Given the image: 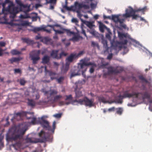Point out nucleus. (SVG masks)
Wrapping results in <instances>:
<instances>
[{"mask_svg": "<svg viewBox=\"0 0 152 152\" xmlns=\"http://www.w3.org/2000/svg\"><path fill=\"white\" fill-rule=\"evenodd\" d=\"M78 7L79 8H83V4H82L78 3Z\"/></svg>", "mask_w": 152, "mask_h": 152, "instance_id": "e2e57ef3", "label": "nucleus"}, {"mask_svg": "<svg viewBox=\"0 0 152 152\" xmlns=\"http://www.w3.org/2000/svg\"><path fill=\"white\" fill-rule=\"evenodd\" d=\"M59 51L58 50H53L50 53V56L53 58H55L57 59H59V56L58 54Z\"/></svg>", "mask_w": 152, "mask_h": 152, "instance_id": "f3484780", "label": "nucleus"}, {"mask_svg": "<svg viewBox=\"0 0 152 152\" xmlns=\"http://www.w3.org/2000/svg\"><path fill=\"white\" fill-rule=\"evenodd\" d=\"M40 123L44 128H45L48 131L54 133L56 128V122L55 121H54L53 122L52 128L51 126H49L48 122L44 119H42V121L40 122Z\"/></svg>", "mask_w": 152, "mask_h": 152, "instance_id": "423d86ee", "label": "nucleus"}, {"mask_svg": "<svg viewBox=\"0 0 152 152\" xmlns=\"http://www.w3.org/2000/svg\"><path fill=\"white\" fill-rule=\"evenodd\" d=\"M40 51H33L32 52V54L30 55V57L31 60L33 61V63L36 64L37 63L39 59V56L40 53Z\"/></svg>", "mask_w": 152, "mask_h": 152, "instance_id": "6e6552de", "label": "nucleus"}, {"mask_svg": "<svg viewBox=\"0 0 152 152\" xmlns=\"http://www.w3.org/2000/svg\"><path fill=\"white\" fill-rule=\"evenodd\" d=\"M28 102L27 104L28 106L33 107H34L36 105V103L35 101L32 99H28Z\"/></svg>", "mask_w": 152, "mask_h": 152, "instance_id": "412c9836", "label": "nucleus"}, {"mask_svg": "<svg viewBox=\"0 0 152 152\" xmlns=\"http://www.w3.org/2000/svg\"><path fill=\"white\" fill-rule=\"evenodd\" d=\"M37 14H36V16L32 17V19L33 21H36L37 20L38 17L37 16Z\"/></svg>", "mask_w": 152, "mask_h": 152, "instance_id": "4d7b16f0", "label": "nucleus"}, {"mask_svg": "<svg viewBox=\"0 0 152 152\" xmlns=\"http://www.w3.org/2000/svg\"><path fill=\"white\" fill-rule=\"evenodd\" d=\"M42 92L44 93V94L46 95L49 93L50 96L56 95L58 93L57 90L50 89L49 91L43 90Z\"/></svg>", "mask_w": 152, "mask_h": 152, "instance_id": "4468645a", "label": "nucleus"}, {"mask_svg": "<svg viewBox=\"0 0 152 152\" xmlns=\"http://www.w3.org/2000/svg\"><path fill=\"white\" fill-rule=\"evenodd\" d=\"M83 8L86 9H88L89 8V6L87 5L83 4Z\"/></svg>", "mask_w": 152, "mask_h": 152, "instance_id": "680f3d73", "label": "nucleus"}, {"mask_svg": "<svg viewBox=\"0 0 152 152\" xmlns=\"http://www.w3.org/2000/svg\"><path fill=\"white\" fill-rule=\"evenodd\" d=\"M66 55H67L66 53H65L64 52H62L60 53V54L59 55V56L58 58H59V59H60V58H61V57L62 56H66Z\"/></svg>", "mask_w": 152, "mask_h": 152, "instance_id": "37998d69", "label": "nucleus"}, {"mask_svg": "<svg viewBox=\"0 0 152 152\" xmlns=\"http://www.w3.org/2000/svg\"><path fill=\"white\" fill-rule=\"evenodd\" d=\"M147 9L146 6H145L142 8H139L136 9H134L131 7H129L128 9L126 10V13L125 14H123V16L124 17L126 18L130 17L134 14H135L136 12L139 11L142 12L143 14H144V12Z\"/></svg>", "mask_w": 152, "mask_h": 152, "instance_id": "7ed1b4c3", "label": "nucleus"}, {"mask_svg": "<svg viewBox=\"0 0 152 152\" xmlns=\"http://www.w3.org/2000/svg\"><path fill=\"white\" fill-rule=\"evenodd\" d=\"M30 6H28L27 4H23L20 7H15L12 8V13H13V15H10V17L13 18H14L16 14L19 12L22 11L23 8H27L29 9L30 8Z\"/></svg>", "mask_w": 152, "mask_h": 152, "instance_id": "0eeeda50", "label": "nucleus"}, {"mask_svg": "<svg viewBox=\"0 0 152 152\" xmlns=\"http://www.w3.org/2000/svg\"><path fill=\"white\" fill-rule=\"evenodd\" d=\"M69 67L65 66L64 67H63L61 69V72L62 73H66L68 70Z\"/></svg>", "mask_w": 152, "mask_h": 152, "instance_id": "473e14b6", "label": "nucleus"}, {"mask_svg": "<svg viewBox=\"0 0 152 152\" xmlns=\"http://www.w3.org/2000/svg\"><path fill=\"white\" fill-rule=\"evenodd\" d=\"M20 84L21 86H24L26 83V81L24 78L20 79L19 81Z\"/></svg>", "mask_w": 152, "mask_h": 152, "instance_id": "2f4dec72", "label": "nucleus"}, {"mask_svg": "<svg viewBox=\"0 0 152 152\" xmlns=\"http://www.w3.org/2000/svg\"><path fill=\"white\" fill-rule=\"evenodd\" d=\"M108 73L109 74H112L113 73L117 74L120 72L117 69L112 67H109L108 68Z\"/></svg>", "mask_w": 152, "mask_h": 152, "instance_id": "dca6fc26", "label": "nucleus"}, {"mask_svg": "<svg viewBox=\"0 0 152 152\" xmlns=\"http://www.w3.org/2000/svg\"><path fill=\"white\" fill-rule=\"evenodd\" d=\"M76 97V98H79L83 96L82 92L80 90L77 91V90L75 89Z\"/></svg>", "mask_w": 152, "mask_h": 152, "instance_id": "b1692460", "label": "nucleus"}, {"mask_svg": "<svg viewBox=\"0 0 152 152\" xmlns=\"http://www.w3.org/2000/svg\"><path fill=\"white\" fill-rule=\"evenodd\" d=\"M66 100H71L72 99V95H66Z\"/></svg>", "mask_w": 152, "mask_h": 152, "instance_id": "79ce46f5", "label": "nucleus"}, {"mask_svg": "<svg viewBox=\"0 0 152 152\" xmlns=\"http://www.w3.org/2000/svg\"><path fill=\"white\" fill-rule=\"evenodd\" d=\"M50 60V57L48 56H45L42 58V63L43 64H47L49 62Z\"/></svg>", "mask_w": 152, "mask_h": 152, "instance_id": "a211bd4d", "label": "nucleus"}, {"mask_svg": "<svg viewBox=\"0 0 152 152\" xmlns=\"http://www.w3.org/2000/svg\"><path fill=\"white\" fill-rule=\"evenodd\" d=\"M128 42V41L127 40L125 39L122 41L121 42V43L122 45H126Z\"/></svg>", "mask_w": 152, "mask_h": 152, "instance_id": "6e6d98bb", "label": "nucleus"}, {"mask_svg": "<svg viewBox=\"0 0 152 152\" xmlns=\"http://www.w3.org/2000/svg\"><path fill=\"white\" fill-rule=\"evenodd\" d=\"M11 53L13 55H18L21 53V52H20L15 49L12 50L11 51Z\"/></svg>", "mask_w": 152, "mask_h": 152, "instance_id": "bb28decb", "label": "nucleus"}, {"mask_svg": "<svg viewBox=\"0 0 152 152\" xmlns=\"http://www.w3.org/2000/svg\"><path fill=\"white\" fill-rule=\"evenodd\" d=\"M23 42L28 44H32L34 43L33 40L30 39L28 38H24L22 39Z\"/></svg>", "mask_w": 152, "mask_h": 152, "instance_id": "5701e85b", "label": "nucleus"}, {"mask_svg": "<svg viewBox=\"0 0 152 152\" xmlns=\"http://www.w3.org/2000/svg\"><path fill=\"white\" fill-rule=\"evenodd\" d=\"M26 130L24 128H20L17 131L7 133L6 135V140L8 142H18V144L20 145Z\"/></svg>", "mask_w": 152, "mask_h": 152, "instance_id": "f257e3e1", "label": "nucleus"}, {"mask_svg": "<svg viewBox=\"0 0 152 152\" xmlns=\"http://www.w3.org/2000/svg\"><path fill=\"white\" fill-rule=\"evenodd\" d=\"M76 54H71L66 59V61L69 62H72L75 58H76Z\"/></svg>", "mask_w": 152, "mask_h": 152, "instance_id": "6ab92c4d", "label": "nucleus"}, {"mask_svg": "<svg viewBox=\"0 0 152 152\" xmlns=\"http://www.w3.org/2000/svg\"><path fill=\"white\" fill-rule=\"evenodd\" d=\"M91 45L93 47L95 48L96 47L98 49H99V45L98 43H97V42H95L94 41H92L91 42Z\"/></svg>", "mask_w": 152, "mask_h": 152, "instance_id": "cd10ccee", "label": "nucleus"}, {"mask_svg": "<svg viewBox=\"0 0 152 152\" xmlns=\"http://www.w3.org/2000/svg\"><path fill=\"white\" fill-rule=\"evenodd\" d=\"M42 6V5L39 4H36L35 5V7L36 9L38 8L39 7H41Z\"/></svg>", "mask_w": 152, "mask_h": 152, "instance_id": "052dcab7", "label": "nucleus"}, {"mask_svg": "<svg viewBox=\"0 0 152 152\" xmlns=\"http://www.w3.org/2000/svg\"><path fill=\"white\" fill-rule=\"evenodd\" d=\"M43 27H38L35 28L33 30V31L34 32H37L38 31L42 30Z\"/></svg>", "mask_w": 152, "mask_h": 152, "instance_id": "c756f323", "label": "nucleus"}, {"mask_svg": "<svg viewBox=\"0 0 152 152\" xmlns=\"http://www.w3.org/2000/svg\"><path fill=\"white\" fill-rule=\"evenodd\" d=\"M141 93H142L141 95H142V99L144 100L145 99H146L149 100L150 104L149 108V110H151V111H152V100L150 99L151 94L147 91L144 92L143 94L141 92Z\"/></svg>", "mask_w": 152, "mask_h": 152, "instance_id": "f8f14e48", "label": "nucleus"}, {"mask_svg": "<svg viewBox=\"0 0 152 152\" xmlns=\"http://www.w3.org/2000/svg\"><path fill=\"white\" fill-rule=\"evenodd\" d=\"M62 115L61 113H58L54 115L53 116L56 118H60Z\"/></svg>", "mask_w": 152, "mask_h": 152, "instance_id": "a18cd8bd", "label": "nucleus"}, {"mask_svg": "<svg viewBox=\"0 0 152 152\" xmlns=\"http://www.w3.org/2000/svg\"><path fill=\"white\" fill-rule=\"evenodd\" d=\"M139 79L141 80L142 82H145V83H147L148 82L147 80L145 79L143 76L140 75L139 76Z\"/></svg>", "mask_w": 152, "mask_h": 152, "instance_id": "7c9ffc66", "label": "nucleus"}, {"mask_svg": "<svg viewBox=\"0 0 152 152\" xmlns=\"http://www.w3.org/2000/svg\"><path fill=\"white\" fill-rule=\"evenodd\" d=\"M93 64L91 62H88L87 61L85 60H81V62L80 64V69L81 70L83 74L87 70V66L89 65H92Z\"/></svg>", "mask_w": 152, "mask_h": 152, "instance_id": "1a4fd4ad", "label": "nucleus"}, {"mask_svg": "<svg viewBox=\"0 0 152 152\" xmlns=\"http://www.w3.org/2000/svg\"><path fill=\"white\" fill-rule=\"evenodd\" d=\"M66 32H67V34L68 35H69L70 36L71 35H72V34H75L74 32H73V31H71L69 30H67Z\"/></svg>", "mask_w": 152, "mask_h": 152, "instance_id": "09e8293b", "label": "nucleus"}, {"mask_svg": "<svg viewBox=\"0 0 152 152\" xmlns=\"http://www.w3.org/2000/svg\"><path fill=\"white\" fill-rule=\"evenodd\" d=\"M22 58L20 57H12V58L9 59V61H10L11 64H12L14 62H18L22 59Z\"/></svg>", "mask_w": 152, "mask_h": 152, "instance_id": "aec40b11", "label": "nucleus"}, {"mask_svg": "<svg viewBox=\"0 0 152 152\" xmlns=\"http://www.w3.org/2000/svg\"><path fill=\"white\" fill-rule=\"evenodd\" d=\"M4 143L2 141V139L0 138V149L4 147Z\"/></svg>", "mask_w": 152, "mask_h": 152, "instance_id": "864d4df0", "label": "nucleus"}, {"mask_svg": "<svg viewBox=\"0 0 152 152\" xmlns=\"http://www.w3.org/2000/svg\"><path fill=\"white\" fill-rule=\"evenodd\" d=\"M15 1L17 4L19 6V7H20L23 4L21 1L20 0H15Z\"/></svg>", "mask_w": 152, "mask_h": 152, "instance_id": "49530a36", "label": "nucleus"}, {"mask_svg": "<svg viewBox=\"0 0 152 152\" xmlns=\"http://www.w3.org/2000/svg\"><path fill=\"white\" fill-rule=\"evenodd\" d=\"M113 56V55L112 53L109 54L107 57V59H110L112 58Z\"/></svg>", "mask_w": 152, "mask_h": 152, "instance_id": "0e129e2a", "label": "nucleus"}, {"mask_svg": "<svg viewBox=\"0 0 152 152\" xmlns=\"http://www.w3.org/2000/svg\"><path fill=\"white\" fill-rule=\"evenodd\" d=\"M14 72L15 74L22 73L21 70L19 69H14Z\"/></svg>", "mask_w": 152, "mask_h": 152, "instance_id": "ea45409f", "label": "nucleus"}, {"mask_svg": "<svg viewBox=\"0 0 152 152\" xmlns=\"http://www.w3.org/2000/svg\"><path fill=\"white\" fill-rule=\"evenodd\" d=\"M32 120L31 121V122L33 124H35L36 123H37V122H36V120L37 118L35 117H33L31 118Z\"/></svg>", "mask_w": 152, "mask_h": 152, "instance_id": "de8ad7c7", "label": "nucleus"}, {"mask_svg": "<svg viewBox=\"0 0 152 152\" xmlns=\"http://www.w3.org/2000/svg\"><path fill=\"white\" fill-rule=\"evenodd\" d=\"M141 94V93L138 92H133L132 93H129V91L126 90L124 92L122 95H120L119 97L122 98L133 97L140 99L141 97L140 96V94Z\"/></svg>", "mask_w": 152, "mask_h": 152, "instance_id": "39448f33", "label": "nucleus"}, {"mask_svg": "<svg viewBox=\"0 0 152 152\" xmlns=\"http://www.w3.org/2000/svg\"><path fill=\"white\" fill-rule=\"evenodd\" d=\"M72 22L75 23H77L78 22V21L76 18H73L72 19Z\"/></svg>", "mask_w": 152, "mask_h": 152, "instance_id": "5fc2aeb1", "label": "nucleus"}, {"mask_svg": "<svg viewBox=\"0 0 152 152\" xmlns=\"http://www.w3.org/2000/svg\"><path fill=\"white\" fill-rule=\"evenodd\" d=\"M98 99L100 102H102L104 103H110L108 100H106L105 98L103 96L98 97Z\"/></svg>", "mask_w": 152, "mask_h": 152, "instance_id": "4be33fe9", "label": "nucleus"}, {"mask_svg": "<svg viewBox=\"0 0 152 152\" xmlns=\"http://www.w3.org/2000/svg\"><path fill=\"white\" fill-rule=\"evenodd\" d=\"M102 43L104 45V47L107 50L108 48L107 46V41L106 40H104L102 42Z\"/></svg>", "mask_w": 152, "mask_h": 152, "instance_id": "a19ab883", "label": "nucleus"}, {"mask_svg": "<svg viewBox=\"0 0 152 152\" xmlns=\"http://www.w3.org/2000/svg\"><path fill=\"white\" fill-rule=\"evenodd\" d=\"M105 26L103 24L100 25L99 29L101 32H103L104 31V28Z\"/></svg>", "mask_w": 152, "mask_h": 152, "instance_id": "4c0bfd02", "label": "nucleus"}, {"mask_svg": "<svg viewBox=\"0 0 152 152\" xmlns=\"http://www.w3.org/2000/svg\"><path fill=\"white\" fill-rule=\"evenodd\" d=\"M64 78L63 77H61L57 79V80L58 83H61L64 80Z\"/></svg>", "mask_w": 152, "mask_h": 152, "instance_id": "e433bc0d", "label": "nucleus"}, {"mask_svg": "<svg viewBox=\"0 0 152 152\" xmlns=\"http://www.w3.org/2000/svg\"><path fill=\"white\" fill-rule=\"evenodd\" d=\"M131 17H132V19H137V18L140 17V16L134 14Z\"/></svg>", "mask_w": 152, "mask_h": 152, "instance_id": "c03bdc74", "label": "nucleus"}, {"mask_svg": "<svg viewBox=\"0 0 152 152\" xmlns=\"http://www.w3.org/2000/svg\"><path fill=\"white\" fill-rule=\"evenodd\" d=\"M82 33L84 34V35L86 37H87L85 31L83 29H82Z\"/></svg>", "mask_w": 152, "mask_h": 152, "instance_id": "774afa93", "label": "nucleus"}, {"mask_svg": "<svg viewBox=\"0 0 152 152\" xmlns=\"http://www.w3.org/2000/svg\"><path fill=\"white\" fill-rule=\"evenodd\" d=\"M115 108L114 107H113L110 108L108 109V110L109 112L114 111L115 110Z\"/></svg>", "mask_w": 152, "mask_h": 152, "instance_id": "13d9d810", "label": "nucleus"}, {"mask_svg": "<svg viewBox=\"0 0 152 152\" xmlns=\"http://www.w3.org/2000/svg\"><path fill=\"white\" fill-rule=\"evenodd\" d=\"M84 53V52L83 51H80L79 52V53H78L77 55H76V57H78L80 56H81L82 55H83V53Z\"/></svg>", "mask_w": 152, "mask_h": 152, "instance_id": "3c124183", "label": "nucleus"}, {"mask_svg": "<svg viewBox=\"0 0 152 152\" xmlns=\"http://www.w3.org/2000/svg\"><path fill=\"white\" fill-rule=\"evenodd\" d=\"M62 97V96L61 95H56L54 97V101H56L59 100Z\"/></svg>", "mask_w": 152, "mask_h": 152, "instance_id": "c9c22d12", "label": "nucleus"}, {"mask_svg": "<svg viewBox=\"0 0 152 152\" xmlns=\"http://www.w3.org/2000/svg\"><path fill=\"white\" fill-rule=\"evenodd\" d=\"M49 26L53 28V30L55 32L56 34H62L64 32L60 30H56L53 27V26L49 25Z\"/></svg>", "mask_w": 152, "mask_h": 152, "instance_id": "a878e982", "label": "nucleus"}, {"mask_svg": "<svg viewBox=\"0 0 152 152\" xmlns=\"http://www.w3.org/2000/svg\"><path fill=\"white\" fill-rule=\"evenodd\" d=\"M116 109L117 110L116 111L117 113L119 115H121L123 111V109L119 107L117 108Z\"/></svg>", "mask_w": 152, "mask_h": 152, "instance_id": "72a5a7b5", "label": "nucleus"}, {"mask_svg": "<svg viewBox=\"0 0 152 152\" xmlns=\"http://www.w3.org/2000/svg\"><path fill=\"white\" fill-rule=\"evenodd\" d=\"M108 64V63H106L104 64H102L100 66V67L102 68H106Z\"/></svg>", "mask_w": 152, "mask_h": 152, "instance_id": "8fccbe9b", "label": "nucleus"}, {"mask_svg": "<svg viewBox=\"0 0 152 152\" xmlns=\"http://www.w3.org/2000/svg\"><path fill=\"white\" fill-rule=\"evenodd\" d=\"M80 37L78 35H74L72 39H70V40H72L74 41H77L79 39Z\"/></svg>", "mask_w": 152, "mask_h": 152, "instance_id": "c85d7f7f", "label": "nucleus"}, {"mask_svg": "<svg viewBox=\"0 0 152 152\" xmlns=\"http://www.w3.org/2000/svg\"><path fill=\"white\" fill-rule=\"evenodd\" d=\"M4 2L6 4L10 3L8 7L6 9V10L10 13V15H13V13H12L11 12H12V8L15 7L14 4L12 1H10V0H5Z\"/></svg>", "mask_w": 152, "mask_h": 152, "instance_id": "ddd939ff", "label": "nucleus"}, {"mask_svg": "<svg viewBox=\"0 0 152 152\" xmlns=\"http://www.w3.org/2000/svg\"><path fill=\"white\" fill-rule=\"evenodd\" d=\"M29 23L27 21H24L20 24H17L16 25L18 26H25L29 25Z\"/></svg>", "mask_w": 152, "mask_h": 152, "instance_id": "393cba45", "label": "nucleus"}, {"mask_svg": "<svg viewBox=\"0 0 152 152\" xmlns=\"http://www.w3.org/2000/svg\"><path fill=\"white\" fill-rule=\"evenodd\" d=\"M46 133L43 131L42 130L39 133V135L41 138H34L26 137L25 140L28 143H37L38 142H45L48 139L46 136Z\"/></svg>", "mask_w": 152, "mask_h": 152, "instance_id": "f03ea898", "label": "nucleus"}, {"mask_svg": "<svg viewBox=\"0 0 152 152\" xmlns=\"http://www.w3.org/2000/svg\"><path fill=\"white\" fill-rule=\"evenodd\" d=\"M56 0H50L49 1H47V4L48 3H56Z\"/></svg>", "mask_w": 152, "mask_h": 152, "instance_id": "603ef678", "label": "nucleus"}, {"mask_svg": "<svg viewBox=\"0 0 152 152\" xmlns=\"http://www.w3.org/2000/svg\"><path fill=\"white\" fill-rule=\"evenodd\" d=\"M70 62H68V61H67L66 62L65 66H67V67H69V65H70Z\"/></svg>", "mask_w": 152, "mask_h": 152, "instance_id": "338daca9", "label": "nucleus"}, {"mask_svg": "<svg viewBox=\"0 0 152 152\" xmlns=\"http://www.w3.org/2000/svg\"><path fill=\"white\" fill-rule=\"evenodd\" d=\"M5 45V43L2 42H0V46H4Z\"/></svg>", "mask_w": 152, "mask_h": 152, "instance_id": "69168bd1", "label": "nucleus"}, {"mask_svg": "<svg viewBox=\"0 0 152 152\" xmlns=\"http://www.w3.org/2000/svg\"><path fill=\"white\" fill-rule=\"evenodd\" d=\"M45 71L46 73H48L50 77V78L52 80L56 79V78L55 77V76L56 74L55 72L48 70L47 69L46 66H45Z\"/></svg>", "mask_w": 152, "mask_h": 152, "instance_id": "2eb2a0df", "label": "nucleus"}, {"mask_svg": "<svg viewBox=\"0 0 152 152\" xmlns=\"http://www.w3.org/2000/svg\"><path fill=\"white\" fill-rule=\"evenodd\" d=\"M118 37L120 39H121L124 37L126 38V34H124L119 33L118 34Z\"/></svg>", "mask_w": 152, "mask_h": 152, "instance_id": "f704fd0d", "label": "nucleus"}, {"mask_svg": "<svg viewBox=\"0 0 152 152\" xmlns=\"http://www.w3.org/2000/svg\"><path fill=\"white\" fill-rule=\"evenodd\" d=\"M73 102H77L80 104H84L86 106L89 107L94 106L95 105L94 99H89L87 97H85L83 99H80L79 100H75Z\"/></svg>", "mask_w": 152, "mask_h": 152, "instance_id": "20e7f679", "label": "nucleus"}, {"mask_svg": "<svg viewBox=\"0 0 152 152\" xmlns=\"http://www.w3.org/2000/svg\"><path fill=\"white\" fill-rule=\"evenodd\" d=\"M119 15H114L112 16V20L115 23L119 22L120 24V26L124 28H126V25L123 24L124 21V19H120L119 18Z\"/></svg>", "mask_w": 152, "mask_h": 152, "instance_id": "9b49d317", "label": "nucleus"}, {"mask_svg": "<svg viewBox=\"0 0 152 152\" xmlns=\"http://www.w3.org/2000/svg\"><path fill=\"white\" fill-rule=\"evenodd\" d=\"M43 28L44 29H42V30H43L44 31H46L48 33H50V30L45 29V27H43Z\"/></svg>", "mask_w": 152, "mask_h": 152, "instance_id": "bf43d9fd", "label": "nucleus"}, {"mask_svg": "<svg viewBox=\"0 0 152 152\" xmlns=\"http://www.w3.org/2000/svg\"><path fill=\"white\" fill-rule=\"evenodd\" d=\"M79 75L78 72H75V71L72 72L71 73V77H73L78 75Z\"/></svg>", "mask_w": 152, "mask_h": 152, "instance_id": "58836bf2", "label": "nucleus"}, {"mask_svg": "<svg viewBox=\"0 0 152 152\" xmlns=\"http://www.w3.org/2000/svg\"><path fill=\"white\" fill-rule=\"evenodd\" d=\"M81 16L82 15L81 14L79 15V17L80 18L81 22L85 24L90 29H91V31H89L90 33L93 35H95L96 31L94 29H92L93 27L94 26V25L93 24V23L91 22L84 20L82 19L81 18Z\"/></svg>", "mask_w": 152, "mask_h": 152, "instance_id": "9d476101", "label": "nucleus"}]
</instances>
